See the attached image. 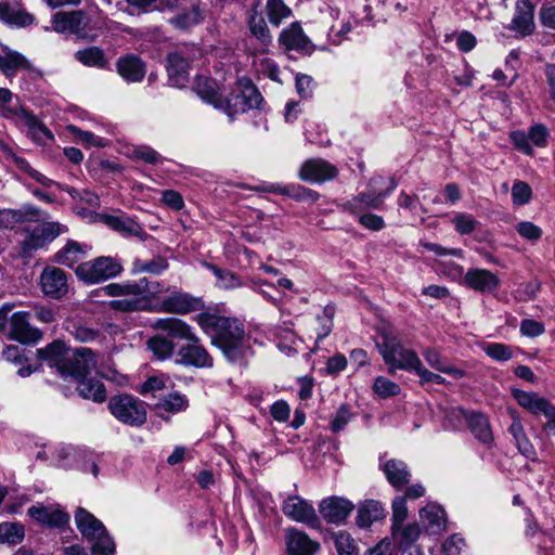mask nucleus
<instances>
[{
    "label": "nucleus",
    "mask_w": 555,
    "mask_h": 555,
    "mask_svg": "<svg viewBox=\"0 0 555 555\" xmlns=\"http://www.w3.org/2000/svg\"><path fill=\"white\" fill-rule=\"evenodd\" d=\"M196 322L229 362L242 363L250 354V338L237 319L202 312Z\"/></svg>",
    "instance_id": "1"
},
{
    "label": "nucleus",
    "mask_w": 555,
    "mask_h": 555,
    "mask_svg": "<svg viewBox=\"0 0 555 555\" xmlns=\"http://www.w3.org/2000/svg\"><path fill=\"white\" fill-rule=\"evenodd\" d=\"M38 359L55 369L64 379H78L96 367V354L87 347L69 350L61 340H54L37 350Z\"/></svg>",
    "instance_id": "2"
},
{
    "label": "nucleus",
    "mask_w": 555,
    "mask_h": 555,
    "mask_svg": "<svg viewBox=\"0 0 555 555\" xmlns=\"http://www.w3.org/2000/svg\"><path fill=\"white\" fill-rule=\"evenodd\" d=\"M396 189L393 179L374 177L369 182V191L362 192L341 204V209L352 215L364 214L367 209H380L384 199Z\"/></svg>",
    "instance_id": "3"
},
{
    "label": "nucleus",
    "mask_w": 555,
    "mask_h": 555,
    "mask_svg": "<svg viewBox=\"0 0 555 555\" xmlns=\"http://www.w3.org/2000/svg\"><path fill=\"white\" fill-rule=\"evenodd\" d=\"M378 350L389 366V372L403 370L415 372L421 363L417 353L412 349L404 348L390 332L382 333V341L377 343Z\"/></svg>",
    "instance_id": "4"
},
{
    "label": "nucleus",
    "mask_w": 555,
    "mask_h": 555,
    "mask_svg": "<svg viewBox=\"0 0 555 555\" xmlns=\"http://www.w3.org/2000/svg\"><path fill=\"white\" fill-rule=\"evenodd\" d=\"M107 406L112 415L125 425L140 427L146 422L147 411L145 403L131 395L113 396L108 400Z\"/></svg>",
    "instance_id": "5"
},
{
    "label": "nucleus",
    "mask_w": 555,
    "mask_h": 555,
    "mask_svg": "<svg viewBox=\"0 0 555 555\" xmlns=\"http://www.w3.org/2000/svg\"><path fill=\"white\" fill-rule=\"evenodd\" d=\"M222 101L223 108L220 109L233 119L237 114L258 108L262 102V96L250 81H240L238 89L231 92Z\"/></svg>",
    "instance_id": "6"
},
{
    "label": "nucleus",
    "mask_w": 555,
    "mask_h": 555,
    "mask_svg": "<svg viewBox=\"0 0 555 555\" xmlns=\"http://www.w3.org/2000/svg\"><path fill=\"white\" fill-rule=\"evenodd\" d=\"M122 270L120 262L112 257H99L83 262L76 269L77 276L89 284H95L115 278Z\"/></svg>",
    "instance_id": "7"
},
{
    "label": "nucleus",
    "mask_w": 555,
    "mask_h": 555,
    "mask_svg": "<svg viewBox=\"0 0 555 555\" xmlns=\"http://www.w3.org/2000/svg\"><path fill=\"white\" fill-rule=\"evenodd\" d=\"M12 308L13 306L9 304H4L0 308V326H3L8 321V314ZM28 319L29 313L23 311L15 312L10 317L9 322L11 338L23 344H28L35 341L39 337L38 331L31 328Z\"/></svg>",
    "instance_id": "8"
},
{
    "label": "nucleus",
    "mask_w": 555,
    "mask_h": 555,
    "mask_svg": "<svg viewBox=\"0 0 555 555\" xmlns=\"http://www.w3.org/2000/svg\"><path fill=\"white\" fill-rule=\"evenodd\" d=\"M177 363L186 367L211 369L214 358L209 351L201 344V339L195 335V339L188 340L177 351Z\"/></svg>",
    "instance_id": "9"
},
{
    "label": "nucleus",
    "mask_w": 555,
    "mask_h": 555,
    "mask_svg": "<svg viewBox=\"0 0 555 555\" xmlns=\"http://www.w3.org/2000/svg\"><path fill=\"white\" fill-rule=\"evenodd\" d=\"M204 306L199 297L178 289L170 291L169 295L159 301V312L169 314H188L202 309Z\"/></svg>",
    "instance_id": "10"
},
{
    "label": "nucleus",
    "mask_w": 555,
    "mask_h": 555,
    "mask_svg": "<svg viewBox=\"0 0 555 555\" xmlns=\"http://www.w3.org/2000/svg\"><path fill=\"white\" fill-rule=\"evenodd\" d=\"M27 515L38 524L63 529L69 522V515L57 504H36L27 509Z\"/></svg>",
    "instance_id": "11"
},
{
    "label": "nucleus",
    "mask_w": 555,
    "mask_h": 555,
    "mask_svg": "<svg viewBox=\"0 0 555 555\" xmlns=\"http://www.w3.org/2000/svg\"><path fill=\"white\" fill-rule=\"evenodd\" d=\"M52 29L59 34H73L85 37L87 34V15L83 11L57 12L52 16Z\"/></svg>",
    "instance_id": "12"
},
{
    "label": "nucleus",
    "mask_w": 555,
    "mask_h": 555,
    "mask_svg": "<svg viewBox=\"0 0 555 555\" xmlns=\"http://www.w3.org/2000/svg\"><path fill=\"white\" fill-rule=\"evenodd\" d=\"M338 175V169L322 158L306 160L298 172V177L309 183H323L333 180Z\"/></svg>",
    "instance_id": "13"
},
{
    "label": "nucleus",
    "mask_w": 555,
    "mask_h": 555,
    "mask_svg": "<svg viewBox=\"0 0 555 555\" xmlns=\"http://www.w3.org/2000/svg\"><path fill=\"white\" fill-rule=\"evenodd\" d=\"M282 512L294 521L302 522L309 526L319 524L315 509L308 501L299 495H289L282 504Z\"/></svg>",
    "instance_id": "14"
},
{
    "label": "nucleus",
    "mask_w": 555,
    "mask_h": 555,
    "mask_svg": "<svg viewBox=\"0 0 555 555\" xmlns=\"http://www.w3.org/2000/svg\"><path fill=\"white\" fill-rule=\"evenodd\" d=\"M40 285L43 294L53 299L63 298L69 289L67 274L55 267L43 269L40 275Z\"/></svg>",
    "instance_id": "15"
},
{
    "label": "nucleus",
    "mask_w": 555,
    "mask_h": 555,
    "mask_svg": "<svg viewBox=\"0 0 555 555\" xmlns=\"http://www.w3.org/2000/svg\"><path fill=\"white\" fill-rule=\"evenodd\" d=\"M353 507V504L344 498L331 496L321 501L319 511L327 522L340 525L345 522Z\"/></svg>",
    "instance_id": "16"
},
{
    "label": "nucleus",
    "mask_w": 555,
    "mask_h": 555,
    "mask_svg": "<svg viewBox=\"0 0 555 555\" xmlns=\"http://www.w3.org/2000/svg\"><path fill=\"white\" fill-rule=\"evenodd\" d=\"M47 218L48 215L34 205H24L20 209H0V229H13L17 223Z\"/></svg>",
    "instance_id": "17"
},
{
    "label": "nucleus",
    "mask_w": 555,
    "mask_h": 555,
    "mask_svg": "<svg viewBox=\"0 0 555 555\" xmlns=\"http://www.w3.org/2000/svg\"><path fill=\"white\" fill-rule=\"evenodd\" d=\"M279 42L285 50H294L302 54H311L314 50L313 44L298 23H293L283 29L279 36Z\"/></svg>",
    "instance_id": "18"
},
{
    "label": "nucleus",
    "mask_w": 555,
    "mask_h": 555,
    "mask_svg": "<svg viewBox=\"0 0 555 555\" xmlns=\"http://www.w3.org/2000/svg\"><path fill=\"white\" fill-rule=\"evenodd\" d=\"M99 220L124 236H138L144 240L147 235L134 219L122 212L101 214Z\"/></svg>",
    "instance_id": "19"
},
{
    "label": "nucleus",
    "mask_w": 555,
    "mask_h": 555,
    "mask_svg": "<svg viewBox=\"0 0 555 555\" xmlns=\"http://www.w3.org/2000/svg\"><path fill=\"white\" fill-rule=\"evenodd\" d=\"M152 327L166 334V336L172 341L173 339L188 341L190 339H195L196 335L194 328L190 324L181 319L172 317L155 320Z\"/></svg>",
    "instance_id": "20"
},
{
    "label": "nucleus",
    "mask_w": 555,
    "mask_h": 555,
    "mask_svg": "<svg viewBox=\"0 0 555 555\" xmlns=\"http://www.w3.org/2000/svg\"><path fill=\"white\" fill-rule=\"evenodd\" d=\"M513 395L518 404L532 414L542 413L546 418L548 416H554L555 405L546 398H543L535 392H528L524 390H515Z\"/></svg>",
    "instance_id": "21"
},
{
    "label": "nucleus",
    "mask_w": 555,
    "mask_h": 555,
    "mask_svg": "<svg viewBox=\"0 0 555 555\" xmlns=\"http://www.w3.org/2000/svg\"><path fill=\"white\" fill-rule=\"evenodd\" d=\"M464 283L474 291L492 293L498 288L500 280L489 270L469 269L464 275Z\"/></svg>",
    "instance_id": "22"
},
{
    "label": "nucleus",
    "mask_w": 555,
    "mask_h": 555,
    "mask_svg": "<svg viewBox=\"0 0 555 555\" xmlns=\"http://www.w3.org/2000/svg\"><path fill=\"white\" fill-rule=\"evenodd\" d=\"M117 73L128 82H140L145 76V64L134 54L120 56L116 62Z\"/></svg>",
    "instance_id": "23"
},
{
    "label": "nucleus",
    "mask_w": 555,
    "mask_h": 555,
    "mask_svg": "<svg viewBox=\"0 0 555 555\" xmlns=\"http://www.w3.org/2000/svg\"><path fill=\"white\" fill-rule=\"evenodd\" d=\"M254 190L269 192V193H280L283 195L291 196L297 201L310 202V203L317 202L320 197L318 192L307 189L305 186H301L299 184H289L286 186H281L280 184L270 183V184H266L262 186H256V188H254Z\"/></svg>",
    "instance_id": "24"
},
{
    "label": "nucleus",
    "mask_w": 555,
    "mask_h": 555,
    "mask_svg": "<svg viewBox=\"0 0 555 555\" xmlns=\"http://www.w3.org/2000/svg\"><path fill=\"white\" fill-rule=\"evenodd\" d=\"M319 544L313 542L306 533L289 529L286 534V548L288 555H313Z\"/></svg>",
    "instance_id": "25"
},
{
    "label": "nucleus",
    "mask_w": 555,
    "mask_h": 555,
    "mask_svg": "<svg viewBox=\"0 0 555 555\" xmlns=\"http://www.w3.org/2000/svg\"><path fill=\"white\" fill-rule=\"evenodd\" d=\"M190 62L180 52L169 53L167 56V72L169 80L176 87H183L189 81Z\"/></svg>",
    "instance_id": "26"
},
{
    "label": "nucleus",
    "mask_w": 555,
    "mask_h": 555,
    "mask_svg": "<svg viewBox=\"0 0 555 555\" xmlns=\"http://www.w3.org/2000/svg\"><path fill=\"white\" fill-rule=\"evenodd\" d=\"M420 517L429 534H439L447 528L446 512L437 504H427L420 511Z\"/></svg>",
    "instance_id": "27"
},
{
    "label": "nucleus",
    "mask_w": 555,
    "mask_h": 555,
    "mask_svg": "<svg viewBox=\"0 0 555 555\" xmlns=\"http://www.w3.org/2000/svg\"><path fill=\"white\" fill-rule=\"evenodd\" d=\"M31 65L29 61L20 52L3 48L0 54V72L7 77H14L18 70H28Z\"/></svg>",
    "instance_id": "28"
},
{
    "label": "nucleus",
    "mask_w": 555,
    "mask_h": 555,
    "mask_svg": "<svg viewBox=\"0 0 555 555\" xmlns=\"http://www.w3.org/2000/svg\"><path fill=\"white\" fill-rule=\"evenodd\" d=\"M75 521L80 533L88 540L95 539L105 532L104 525L85 508H77Z\"/></svg>",
    "instance_id": "29"
},
{
    "label": "nucleus",
    "mask_w": 555,
    "mask_h": 555,
    "mask_svg": "<svg viewBox=\"0 0 555 555\" xmlns=\"http://www.w3.org/2000/svg\"><path fill=\"white\" fill-rule=\"evenodd\" d=\"M388 482L395 488H401L410 481L411 474L404 462L396 459L387 460L380 463Z\"/></svg>",
    "instance_id": "30"
},
{
    "label": "nucleus",
    "mask_w": 555,
    "mask_h": 555,
    "mask_svg": "<svg viewBox=\"0 0 555 555\" xmlns=\"http://www.w3.org/2000/svg\"><path fill=\"white\" fill-rule=\"evenodd\" d=\"M511 29L518 31L521 36H528L533 31V7L529 1L525 0L517 4Z\"/></svg>",
    "instance_id": "31"
},
{
    "label": "nucleus",
    "mask_w": 555,
    "mask_h": 555,
    "mask_svg": "<svg viewBox=\"0 0 555 555\" xmlns=\"http://www.w3.org/2000/svg\"><path fill=\"white\" fill-rule=\"evenodd\" d=\"M465 418L470 431L477 440L483 444H490L493 441L489 420L485 414L472 412L466 414Z\"/></svg>",
    "instance_id": "32"
},
{
    "label": "nucleus",
    "mask_w": 555,
    "mask_h": 555,
    "mask_svg": "<svg viewBox=\"0 0 555 555\" xmlns=\"http://www.w3.org/2000/svg\"><path fill=\"white\" fill-rule=\"evenodd\" d=\"M0 21L15 27H27L35 22V16L25 10L14 9L10 3L0 2Z\"/></svg>",
    "instance_id": "33"
},
{
    "label": "nucleus",
    "mask_w": 555,
    "mask_h": 555,
    "mask_svg": "<svg viewBox=\"0 0 555 555\" xmlns=\"http://www.w3.org/2000/svg\"><path fill=\"white\" fill-rule=\"evenodd\" d=\"M86 376L75 379L78 384L77 390L79 396L98 403L104 402L106 400V389L103 383L93 378L86 379Z\"/></svg>",
    "instance_id": "34"
},
{
    "label": "nucleus",
    "mask_w": 555,
    "mask_h": 555,
    "mask_svg": "<svg viewBox=\"0 0 555 555\" xmlns=\"http://www.w3.org/2000/svg\"><path fill=\"white\" fill-rule=\"evenodd\" d=\"M146 347L160 361L170 359L176 352V344L163 332L151 336L146 341Z\"/></svg>",
    "instance_id": "35"
},
{
    "label": "nucleus",
    "mask_w": 555,
    "mask_h": 555,
    "mask_svg": "<svg viewBox=\"0 0 555 555\" xmlns=\"http://www.w3.org/2000/svg\"><path fill=\"white\" fill-rule=\"evenodd\" d=\"M15 114L28 128L29 134L36 141L53 140L51 131L30 112L20 108Z\"/></svg>",
    "instance_id": "36"
},
{
    "label": "nucleus",
    "mask_w": 555,
    "mask_h": 555,
    "mask_svg": "<svg viewBox=\"0 0 555 555\" xmlns=\"http://www.w3.org/2000/svg\"><path fill=\"white\" fill-rule=\"evenodd\" d=\"M384 517V508L377 501H365L358 508L357 525L361 528H367L373 522Z\"/></svg>",
    "instance_id": "37"
},
{
    "label": "nucleus",
    "mask_w": 555,
    "mask_h": 555,
    "mask_svg": "<svg viewBox=\"0 0 555 555\" xmlns=\"http://www.w3.org/2000/svg\"><path fill=\"white\" fill-rule=\"evenodd\" d=\"M422 354L434 370L449 374L454 378H462L464 376V371L451 365L437 350L427 348L423 350Z\"/></svg>",
    "instance_id": "38"
},
{
    "label": "nucleus",
    "mask_w": 555,
    "mask_h": 555,
    "mask_svg": "<svg viewBox=\"0 0 555 555\" xmlns=\"http://www.w3.org/2000/svg\"><path fill=\"white\" fill-rule=\"evenodd\" d=\"M75 59L88 67L106 68L108 60L103 49L92 46L76 51Z\"/></svg>",
    "instance_id": "39"
},
{
    "label": "nucleus",
    "mask_w": 555,
    "mask_h": 555,
    "mask_svg": "<svg viewBox=\"0 0 555 555\" xmlns=\"http://www.w3.org/2000/svg\"><path fill=\"white\" fill-rule=\"evenodd\" d=\"M250 34L259 42V51L266 52L271 43V35L263 17L257 13H253L248 20Z\"/></svg>",
    "instance_id": "40"
},
{
    "label": "nucleus",
    "mask_w": 555,
    "mask_h": 555,
    "mask_svg": "<svg viewBox=\"0 0 555 555\" xmlns=\"http://www.w3.org/2000/svg\"><path fill=\"white\" fill-rule=\"evenodd\" d=\"M197 95L208 104L220 109L223 108V101L217 91V85L212 79L201 77L196 82Z\"/></svg>",
    "instance_id": "41"
},
{
    "label": "nucleus",
    "mask_w": 555,
    "mask_h": 555,
    "mask_svg": "<svg viewBox=\"0 0 555 555\" xmlns=\"http://www.w3.org/2000/svg\"><path fill=\"white\" fill-rule=\"evenodd\" d=\"M189 406L188 398L178 392L173 391L164 397H162L158 402L155 404V409L162 410L169 413H179Z\"/></svg>",
    "instance_id": "42"
},
{
    "label": "nucleus",
    "mask_w": 555,
    "mask_h": 555,
    "mask_svg": "<svg viewBox=\"0 0 555 555\" xmlns=\"http://www.w3.org/2000/svg\"><path fill=\"white\" fill-rule=\"evenodd\" d=\"M167 268H168V262L163 257H156L150 261H143V260L137 258L132 262L131 271L134 274L146 272V273L158 275V274L163 273Z\"/></svg>",
    "instance_id": "43"
},
{
    "label": "nucleus",
    "mask_w": 555,
    "mask_h": 555,
    "mask_svg": "<svg viewBox=\"0 0 555 555\" xmlns=\"http://www.w3.org/2000/svg\"><path fill=\"white\" fill-rule=\"evenodd\" d=\"M86 457L82 450L74 447H62L57 450L59 464L63 468L80 467V461Z\"/></svg>",
    "instance_id": "44"
},
{
    "label": "nucleus",
    "mask_w": 555,
    "mask_h": 555,
    "mask_svg": "<svg viewBox=\"0 0 555 555\" xmlns=\"http://www.w3.org/2000/svg\"><path fill=\"white\" fill-rule=\"evenodd\" d=\"M203 20V14L199 7L196 3L191 5L189 11L178 14L176 17L170 20V23L178 28L188 29Z\"/></svg>",
    "instance_id": "45"
},
{
    "label": "nucleus",
    "mask_w": 555,
    "mask_h": 555,
    "mask_svg": "<svg viewBox=\"0 0 555 555\" xmlns=\"http://www.w3.org/2000/svg\"><path fill=\"white\" fill-rule=\"evenodd\" d=\"M25 535L24 527L15 522L0 524V542L12 545L23 541Z\"/></svg>",
    "instance_id": "46"
},
{
    "label": "nucleus",
    "mask_w": 555,
    "mask_h": 555,
    "mask_svg": "<svg viewBox=\"0 0 555 555\" xmlns=\"http://www.w3.org/2000/svg\"><path fill=\"white\" fill-rule=\"evenodd\" d=\"M421 527L417 524H409L399 527L398 534L393 535L399 546L403 550L411 547L421 535Z\"/></svg>",
    "instance_id": "47"
},
{
    "label": "nucleus",
    "mask_w": 555,
    "mask_h": 555,
    "mask_svg": "<svg viewBox=\"0 0 555 555\" xmlns=\"http://www.w3.org/2000/svg\"><path fill=\"white\" fill-rule=\"evenodd\" d=\"M334 544L338 555H358L356 540L346 531L334 534Z\"/></svg>",
    "instance_id": "48"
},
{
    "label": "nucleus",
    "mask_w": 555,
    "mask_h": 555,
    "mask_svg": "<svg viewBox=\"0 0 555 555\" xmlns=\"http://www.w3.org/2000/svg\"><path fill=\"white\" fill-rule=\"evenodd\" d=\"M81 247L76 242H68L57 254V261L64 266L72 267L80 260Z\"/></svg>",
    "instance_id": "49"
},
{
    "label": "nucleus",
    "mask_w": 555,
    "mask_h": 555,
    "mask_svg": "<svg viewBox=\"0 0 555 555\" xmlns=\"http://www.w3.org/2000/svg\"><path fill=\"white\" fill-rule=\"evenodd\" d=\"M267 14L269 22L279 26L283 20L291 15V9L282 0H269L267 2Z\"/></svg>",
    "instance_id": "50"
},
{
    "label": "nucleus",
    "mask_w": 555,
    "mask_h": 555,
    "mask_svg": "<svg viewBox=\"0 0 555 555\" xmlns=\"http://www.w3.org/2000/svg\"><path fill=\"white\" fill-rule=\"evenodd\" d=\"M408 517V507L405 496H397L392 502V535L398 534L399 527H401Z\"/></svg>",
    "instance_id": "51"
},
{
    "label": "nucleus",
    "mask_w": 555,
    "mask_h": 555,
    "mask_svg": "<svg viewBox=\"0 0 555 555\" xmlns=\"http://www.w3.org/2000/svg\"><path fill=\"white\" fill-rule=\"evenodd\" d=\"M373 390L377 396L382 398H388L399 395L401 388L397 383L390 380L389 378L385 376H378L374 380Z\"/></svg>",
    "instance_id": "52"
},
{
    "label": "nucleus",
    "mask_w": 555,
    "mask_h": 555,
    "mask_svg": "<svg viewBox=\"0 0 555 555\" xmlns=\"http://www.w3.org/2000/svg\"><path fill=\"white\" fill-rule=\"evenodd\" d=\"M485 353L491 359L504 362L513 358V349L511 346L501 343H490L483 348Z\"/></svg>",
    "instance_id": "53"
},
{
    "label": "nucleus",
    "mask_w": 555,
    "mask_h": 555,
    "mask_svg": "<svg viewBox=\"0 0 555 555\" xmlns=\"http://www.w3.org/2000/svg\"><path fill=\"white\" fill-rule=\"evenodd\" d=\"M452 223L455 230L462 235L473 233L479 224L474 216L464 212L455 214L452 219Z\"/></svg>",
    "instance_id": "54"
},
{
    "label": "nucleus",
    "mask_w": 555,
    "mask_h": 555,
    "mask_svg": "<svg viewBox=\"0 0 555 555\" xmlns=\"http://www.w3.org/2000/svg\"><path fill=\"white\" fill-rule=\"evenodd\" d=\"M214 274L216 275L218 282V286L221 288H236L242 285L240 279L232 272L228 270H222L217 268L216 266H209Z\"/></svg>",
    "instance_id": "55"
},
{
    "label": "nucleus",
    "mask_w": 555,
    "mask_h": 555,
    "mask_svg": "<svg viewBox=\"0 0 555 555\" xmlns=\"http://www.w3.org/2000/svg\"><path fill=\"white\" fill-rule=\"evenodd\" d=\"M532 190L527 182L516 181L512 188L513 203L518 206L526 205L530 202Z\"/></svg>",
    "instance_id": "56"
},
{
    "label": "nucleus",
    "mask_w": 555,
    "mask_h": 555,
    "mask_svg": "<svg viewBox=\"0 0 555 555\" xmlns=\"http://www.w3.org/2000/svg\"><path fill=\"white\" fill-rule=\"evenodd\" d=\"M146 306V302L142 298H122L115 299L111 301V307L115 310L124 311V312H132L143 310Z\"/></svg>",
    "instance_id": "57"
},
{
    "label": "nucleus",
    "mask_w": 555,
    "mask_h": 555,
    "mask_svg": "<svg viewBox=\"0 0 555 555\" xmlns=\"http://www.w3.org/2000/svg\"><path fill=\"white\" fill-rule=\"evenodd\" d=\"M91 540L94 541L92 545V555H114L115 543L111 537L106 534V531Z\"/></svg>",
    "instance_id": "58"
},
{
    "label": "nucleus",
    "mask_w": 555,
    "mask_h": 555,
    "mask_svg": "<svg viewBox=\"0 0 555 555\" xmlns=\"http://www.w3.org/2000/svg\"><path fill=\"white\" fill-rule=\"evenodd\" d=\"M46 241L40 235V232L35 228L22 243V254L25 257H30L31 253L38 248L43 247Z\"/></svg>",
    "instance_id": "59"
},
{
    "label": "nucleus",
    "mask_w": 555,
    "mask_h": 555,
    "mask_svg": "<svg viewBox=\"0 0 555 555\" xmlns=\"http://www.w3.org/2000/svg\"><path fill=\"white\" fill-rule=\"evenodd\" d=\"M69 332L75 337L76 340L81 343L93 341L100 335L99 331L79 323H73L72 327L69 328Z\"/></svg>",
    "instance_id": "60"
},
{
    "label": "nucleus",
    "mask_w": 555,
    "mask_h": 555,
    "mask_svg": "<svg viewBox=\"0 0 555 555\" xmlns=\"http://www.w3.org/2000/svg\"><path fill=\"white\" fill-rule=\"evenodd\" d=\"M296 91L301 99H310L314 91V81L312 77L306 74H297Z\"/></svg>",
    "instance_id": "61"
},
{
    "label": "nucleus",
    "mask_w": 555,
    "mask_h": 555,
    "mask_svg": "<svg viewBox=\"0 0 555 555\" xmlns=\"http://www.w3.org/2000/svg\"><path fill=\"white\" fill-rule=\"evenodd\" d=\"M131 156L146 164H157L162 159V156L155 150L145 145L135 146L132 150Z\"/></svg>",
    "instance_id": "62"
},
{
    "label": "nucleus",
    "mask_w": 555,
    "mask_h": 555,
    "mask_svg": "<svg viewBox=\"0 0 555 555\" xmlns=\"http://www.w3.org/2000/svg\"><path fill=\"white\" fill-rule=\"evenodd\" d=\"M518 234L529 241L537 242L542 236V230L530 221H522L516 225Z\"/></svg>",
    "instance_id": "63"
},
{
    "label": "nucleus",
    "mask_w": 555,
    "mask_h": 555,
    "mask_svg": "<svg viewBox=\"0 0 555 555\" xmlns=\"http://www.w3.org/2000/svg\"><path fill=\"white\" fill-rule=\"evenodd\" d=\"M465 545V540L455 533L443 542L441 551L443 555H460Z\"/></svg>",
    "instance_id": "64"
}]
</instances>
